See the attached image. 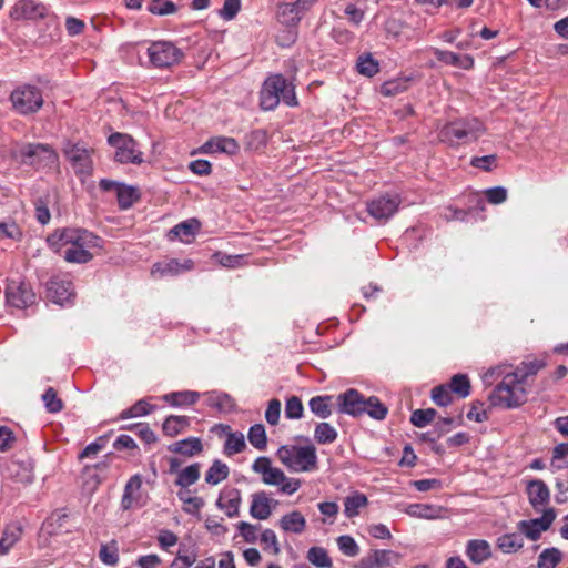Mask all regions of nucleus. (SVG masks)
<instances>
[{
  "instance_id": "c9c22d12",
  "label": "nucleus",
  "mask_w": 568,
  "mask_h": 568,
  "mask_svg": "<svg viewBox=\"0 0 568 568\" xmlns=\"http://www.w3.org/2000/svg\"><path fill=\"white\" fill-rule=\"evenodd\" d=\"M524 546V540L518 534H505L497 539V547L505 554H513L520 550Z\"/></svg>"
},
{
  "instance_id": "f8f14e48",
  "label": "nucleus",
  "mask_w": 568,
  "mask_h": 568,
  "mask_svg": "<svg viewBox=\"0 0 568 568\" xmlns=\"http://www.w3.org/2000/svg\"><path fill=\"white\" fill-rule=\"evenodd\" d=\"M6 298L10 306L26 308L36 302V294L27 283L12 280L7 285Z\"/></svg>"
},
{
  "instance_id": "ea45409f",
  "label": "nucleus",
  "mask_w": 568,
  "mask_h": 568,
  "mask_svg": "<svg viewBox=\"0 0 568 568\" xmlns=\"http://www.w3.org/2000/svg\"><path fill=\"white\" fill-rule=\"evenodd\" d=\"M364 413L368 414L372 418L383 420L387 415V407L375 396L365 398Z\"/></svg>"
},
{
  "instance_id": "680f3d73",
  "label": "nucleus",
  "mask_w": 568,
  "mask_h": 568,
  "mask_svg": "<svg viewBox=\"0 0 568 568\" xmlns=\"http://www.w3.org/2000/svg\"><path fill=\"white\" fill-rule=\"evenodd\" d=\"M432 399L436 405L445 407L453 400L452 392L447 385L436 386L432 390Z\"/></svg>"
},
{
  "instance_id": "6ab92c4d",
  "label": "nucleus",
  "mask_w": 568,
  "mask_h": 568,
  "mask_svg": "<svg viewBox=\"0 0 568 568\" xmlns=\"http://www.w3.org/2000/svg\"><path fill=\"white\" fill-rule=\"evenodd\" d=\"M239 150L240 145L236 140L227 136L212 138L201 146L202 153H225L233 155L236 154Z\"/></svg>"
},
{
  "instance_id": "1a4fd4ad",
  "label": "nucleus",
  "mask_w": 568,
  "mask_h": 568,
  "mask_svg": "<svg viewBox=\"0 0 568 568\" xmlns=\"http://www.w3.org/2000/svg\"><path fill=\"white\" fill-rule=\"evenodd\" d=\"M108 142L114 148V160L122 164L140 165L144 162L143 152L139 149L138 142L124 133H113L108 138Z\"/></svg>"
},
{
  "instance_id": "3c124183",
  "label": "nucleus",
  "mask_w": 568,
  "mask_h": 568,
  "mask_svg": "<svg viewBox=\"0 0 568 568\" xmlns=\"http://www.w3.org/2000/svg\"><path fill=\"white\" fill-rule=\"evenodd\" d=\"M148 10L156 16H166L176 12V6L170 0H152Z\"/></svg>"
},
{
  "instance_id": "09e8293b",
  "label": "nucleus",
  "mask_w": 568,
  "mask_h": 568,
  "mask_svg": "<svg viewBox=\"0 0 568 568\" xmlns=\"http://www.w3.org/2000/svg\"><path fill=\"white\" fill-rule=\"evenodd\" d=\"M435 416L436 410L433 408L416 409L410 415V423L416 427L423 428L433 422Z\"/></svg>"
},
{
  "instance_id": "8fccbe9b",
  "label": "nucleus",
  "mask_w": 568,
  "mask_h": 568,
  "mask_svg": "<svg viewBox=\"0 0 568 568\" xmlns=\"http://www.w3.org/2000/svg\"><path fill=\"white\" fill-rule=\"evenodd\" d=\"M356 68L361 74L366 77H373L379 70L378 62L371 54L359 57Z\"/></svg>"
},
{
  "instance_id": "5701e85b",
  "label": "nucleus",
  "mask_w": 568,
  "mask_h": 568,
  "mask_svg": "<svg viewBox=\"0 0 568 568\" xmlns=\"http://www.w3.org/2000/svg\"><path fill=\"white\" fill-rule=\"evenodd\" d=\"M529 503L536 510L548 504L550 493L547 485L542 480H532L527 486Z\"/></svg>"
},
{
  "instance_id": "052dcab7",
  "label": "nucleus",
  "mask_w": 568,
  "mask_h": 568,
  "mask_svg": "<svg viewBox=\"0 0 568 568\" xmlns=\"http://www.w3.org/2000/svg\"><path fill=\"white\" fill-rule=\"evenodd\" d=\"M337 546L339 550L348 557H355L359 554L358 545L356 544L355 539L348 535L338 537Z\"/></svg>"
},
{
  "instance_id": "6e6d98bb",
  "label": "nucleus",
  "mask_w": 568,
  "mask_h": 568,
  "mask_svg": "<svg viewBox=\"0 0 568 568\" xmlns=\"http://www.w3.org/2000/svg\"><path fill=\"white\" fill-rule=\"evenodd\" d=\"M260 542L265 551H270L274 555L280 552L277 537L272 529H265L261 532Z\"/></svg>"
},
{
  "instance_id": "e433bc0d",
  "label": "nucleus",
  "mask_w": 568,
  "mask_h": 568,
  "mask_svg": "<svg viewBox=\"0 0 568 568\" xmlns=\"http://www.w3.org/2000/svg\"><path fill=\"white\" fill-rule=\"evenodd\" d=\"M368 500L364 494L356 493L344 499V514L347 518H353L359 514V509L367 505Z\"/></svg>"
},
{
  "instance_id": "4d7b16f0",
  "label": "nucleus",
  "mask_w": 568,
  "mask_h": 568,
  "mask_svg": "<svg viewBox=\"0 0 568 568\" xmlns=\"http://www.w3.org/2000/svg\"><path fill=\"white\" fill-rule=\"evenodd\" d=\"M153 406L145 400H138L132 407L121 413V418L126 419L131 417H139L148 415L152 412Z\"/></svg>"
},
{
  "instance_id": "0eeeda50",
  "label": "nucleus",
  "mask_w": 568,
  "mask_h": 568,
  "mask_svg": "<svg viewBox=\"0 0 568 568\" xmlns=\"http://www.w3.org/2000/svg\"><path fill=\"white\" fill-rule=\"evenodd\" d=\"M252 470L261 475L265 485L277 486L280 491L286 495L294 494L302 485L300 479L287 477L282 469L273 467L272 460L266 456L257 457L252 465Z\"/></svg>"
},
{
  "instance_id": "5fc2aeb1",
  "label": "nucleus",
  "mask_w": 568,
  "mask_h": 568,
  "mask_svg": "<svg viewBox=\"0 0 568 568\" xmlns=\"http://www.w3.org/2000/svg\"><path fill=\"white\" fill-rule=\"evenodd\" d=\"M304 407L297 396H291L285 403V416L288 419H300L303 416Z\"/></svg>"
},
{
  "instance_id": "69168bd1",
  "label": "nucleus",
  "mask_w": 568,
  "mask_h": 568,
  "mask_svg": "<svg viewBox=\"0 0 568 568\" xmlns=\"http://www.w3.org/2000/svg\"><path fill=\"white\" fill-rule=\"evenodd\" d=\"M160 273L161 275H176L181 273V265L178 260H170L165 264L156 263L152 267V274Z\"/></svg>"
},
{
  "instance_id": "4be33fe9",
  "label": "nucleus",
  "mask_w": 568,
  "mask_h": 568,
  "mask_svg": "<svg viewBox=\"0 0 568 568\" xmlns=\"http://www.w3.org/2000/svg\"><path fill=\"white\" fill-rule=\"evenodd\" d=\"M446 511L447 509L442 506L429 504H410L405 509L407 515L423 519L444 518Z\"/></svg>"
},
{
  "instance_id": "a18cd8bd",
  "label": "nucleus",
  "mask_w": 568,
  "mask_h": 568,
  "mask_svg": "<svg viewBox=\"0 0 568 568\" xmlns=\"http://www.w3.org/2000/svg\"><path fill=\"white\" fill-rule=\"evenodd\" d=\"M118 202L121 209L126 210L139 199L136 189L121 184L116 191Z\"/></svg>"
},
{
  "instance_id": "e2e57ef3",
  "label": "nucleus",
  "mask_w": 568,
  "mask_h": 568,
  "mask_svg": "<svg viewBox=\"0 0 568 568\" xmlns=\"http://www.w3.org/2000/svg\"><path fill=\"white\" fill-rule=\"evenodd\" d=\"M470 164L474 168L480 169L485 172H490L494 168L497 166V155L489 154L484 156H474L470 161Z\"/></svg>"
},
{
  "instance_id": "4c0bfd02",
  "label": "nucleus",
  "mask_w": 568,
  "mask_h": 568,
  "mask_svg": "<svg viewBox=\"0 0 568 568\" xmlns=\"http://www.w3.org/2000/svg\"><path fill=\"white\" fill-rule=\"evenodd\" d=\"M200 478V464L195 463L182 469L178 474L175 484L180 487L186 488L195 484Z\"/></svg>"
},
{
  "instance_id": "a878e982",
  "label": "nucleus",
  "mask_w": 568,
  "mask_h": 568,
  "mask_svg": "<svg viewBox=\"0 0 568 568\" xmlns=\"http://www.w3.org/2000/svg\"><path fill=\"white\" fill-rule=\"evenodd\" d=\"M201 223L196 219H189L175 225L170 231V236L174 235L184 243H190L194 235L200 231Z\"/></svg>"
},
{
  "instance_id": "20e7f679",
  "label": "nucleus",
  "mask_w": 568,
  "mask_h": 568,
  "mask_svg": "<svg viewBox=\"0 0 568 568\" xmlns=\"http://www.w3.org/2000/svg\"><path fill=\"white\" fill-rule=\"evenodd\" d=\"M276 456L288 470L294 473H307L317 468L316 447L312 444L283 445L277 449Z\"/></svg>"
},
{
  "instance_id": "6e6552de",
  "label": "nucleus",
  "mask_w": 568,
  "mask_h": 568,
  "mask_svg": "<svg viewBox=\"0 0 568 568\" xmlns=\"http://www.w3.org/2000/svg\"><path fill=\"white\" fill-rule=\"evenodd\" d=\"M13 110L21 115H29L38 112L43 105L42 92L34 85H20L10 94Z\"/></svg>"
},
{
  "instance_id": "7c9ffc66",
  "label": "nucleus",
  "mask_w": 568,
  "mask_h": 568,
  "mask_svg": "<svg viewBox=\"0 0 568 568\" xmlns=\"http://www.w3.org/2000/svg\"><path fill=\"white\" fill-rule=\"evenodd\" d=\"M22 527L18 524L7 526L0 538V556L6 555L13 545L21 538Z\"/></svg>"
},
{
  "instance_id": "0e129e2a",
  "label": "nucleus",
  "mask_w": 568,
  "mask_h": 568,
  "mask_svg": "<svg viewBox=\"0 0 568 568\" xmlns=\"http://www.w3.org/2000/svg\"><path fill=\"white\" fill-rule=\"evenodd\" d=\"M99 557L101 561L104 562L105 565H115L119 560V554L115 544L113 542L110 545L101 546Z\"/></svg>"
},
{
  "instance_id": "603ef678",
  "label": "nucleus",
  "mask_w": 568,
  "mask_h": 568,
  "mask_svg": "<svg viewBox=\"0 0 568 568\" xmlns=\"http://www.w3.org/2000/svg\"><path fill=\"white\" fill-rule=\"evenodd\" d=\"M180 500L184 503L183 510L187 514L195 515L204 506V500L200 497H192L189 491H180L178 494Z\"/></svg>"
},
{
  "instance_id": "f257e3e1",
  "label": "nucleus",
  "mask_w": 568,
  "mask_h": 568,
  "mask_svg": "<svg viewBox=\"0 0 568 568\" xmlns=\"http://www.w3.org/2000/svg\"><path fill=\"white\" fill-rule=\"evenodd\" d=\"M100 237L87 230H58L48 237L49 245L69 263H87L93 258L90 252L100 246Z\"/></svg>"
},
{
  "instance_id": "9d476101",
  "label": "nucleus",
  "mask_w": 568,
  "mask_h": 568,
  "mask_svg": "<svg viewBox=\"0 0 568 568\" xmlns=\"http://www.w3.org/2000/svg\"><path fill=\"white\" fill-rule=\"evenodd\" d=\"M148 55L155 68H169L179 63L183 54L173 43L159 41L149 47Z\"/></svg>"
},
{
  "instance_id": "f03ea898",
  "label": "nucleus",
  "mask_w": 568,
  "mask_h": 568,
  "mask_svg": "<svg viewBox=\"0 0 568 568\" xmlns=\"http://www.w3.org/2000/svg\"><path fill=\"white\" fill-rule=\"evenodd\" d=\"M281 100L288 106L297 105L294 87L282 74L270 75L262 85L260 105L265 111H272Z\"/></svg>"
},
{
  "instance_id": "58836bf2",
  "label": "nucleus",
  "mask_w": 568,
  "mask_h": 568,
  "mask_svg": "<svg viewBox=\"0 0 568 568\" xmlns=\"http://www.w3.org/2000/svg\"><path fill=\"white\" fill-rule=\"evenodd\" d=\"M544 366L545 363L538 359L523 362L519 366L516 367V369L511 371V373L516 374L520 382L525 384L529 376L537 374Z\"/></svg>"
},
{
  "instance_id": "72a5a7b5",
  "label": "nucleus",
  "mask_w": 568,
  "mask_h": 568,
  "mask_svg": "<svg viewBox=\"0 0 568 568\" xmlns=\"http://www.w3.org/2000/svg\"><path fill=\"white\" fill-rule=\"evenodd\" d=\"M337 430L331 424L321 422L315 426L314 439L317 444L327 445L337 439Z\"/></svg>"
},
{
  "instance_id": "bb28decb",
  "label": "nucleus",
  "mask_w": 568,
  "mask_h": 568,
  "mask_svg": "<svg viewBox=\"0 0 568 568\" xmlns=\"http://www.w3.org/2000/svg\"><path fill=\"white\" fill-rule=\"evenodd\" d=\"M203 445L200 438L189 437L169 446V450L183 456L192 457L202 452Z\"/></svg>"
},
{
  "instance_id": "b1692460",
  "label": "nucleus",
  "mask_w": 568,
  "mask_h": 568,
  "mask_svg": "<svg viewBox=\"0 0 568 568\" xmlns=\"http://www.w3.org/2000/svg\"><path fill=\"white\" fill-rule=\"evenodd\" d=\"M304 14L296 8L294 2H282L277 4L276 18L280 23L287 27H296Z\"/></svg>"
},
{
  "instance_id": "39448f33",
  "label": "nucleus",
  "mask_w": 568,
  "mask_h": 568,
  "mask_svg": "<svg viewBox=\"0 0 568 568\" xmlns=\"http://www.w3.org/2000/svg\"><path fill=\"white\" fill-rule=\"evenodd\" d=\"M484 132L485 126L478 119H458L444 125L438 136L442 142L457 146L478 140Z\"/></svg>"
},
{
  "instance_id": "338daca9",
  "label": "nucleus",
  "mask_w": 568,
  "mask_h": 568,
  "mask_svg": "<svg viewBox=\"0 0 568 568\" xmlns=\"http://www.w3.org/2000/svg\"><path fill=\"white\" fill-rule=\"evenodd\" d=\"M281 406V402L276 398H273L268 402V406L265 412V419L270 425L275 426L278 424Z\"/></svg>"
},
{
  "instance_id": "423d86ee",
  "label": "nucleus",
  "mask_w": 568,
  "mask_h": 568,
  "mask_svg": "<svg viewBox=\"0 0 568 568\" xmlns=\"http://www.w3.org/2000/svg\"><path fill=\"white\" fill-rule=\"evenodd\" d=\"M12 158L22 165L33 166L37 170L51 169L58 164V154L43 143H23L12 150Z\"/></svg>"
},
{
  "instance_id": "393cba45",
  "label": "nucleus",
  "mask_w": 568,
  "mask_h": 568,
  "mask_svg": "<svg viewBox=\"0 0 568 568\" xmlns=\"http://www.w3.org/2000/svg\"><path fill=\"white\" fill-rule=\"evenodd\" d=\"M278 526L285 532L300 535L306 528V519L300 511L294 510L282 516Z\"/></svg>"
},
{
  "instance_id": "f704fd0d",
  "label": "nucleus",
  "mask_w": 568,
  "mask_h": 568,
  "mask_svg": "<svg viewBox=\"0 0 568 568\" xmlns=\"http://www.w3.org/2000/svg\"><path fill=\"white\" fill-rule=\"evenodd\" d=\"M230 469L227 465L219 459L214 460L205 474V481L210 485H217L227 478Z\"/></svg>"
},
{
  "instance_id": "c756f323",
  "label": "nucleus",
  "mask_w": 568,
  "mask_h": 568,
  "mask_svg": "<svg viewBox=\"0 0 568 568\" xmlns=\"http://www.w3.org/2000/svg\"><path fill=\"white\" fill-rule=\"evenodd\" d=\"M190 426V418L187 416H169L162 426L163 433L169 437H174L181 434Z\"/></svg>"
},
{
  "instance_id": "a211bd4d",
  "label": "nucleus",
  "mask_w": 568,
  "mask_h": 568,
  "mask_svg": "<svg viewBox=\"0 0 568 568\" xmlns=\"http://www.w3.org/2000/svg\"><path fill=\"white\" fill-rule=\"evenodd\" d=\"M242 503L241 491L237 488H229L221 491L216 506L223 510L230 518L239 515V509Z\"/></svg>"
},
{
  "instance_id": "2f4dec72",
  "label": "nucleus",
  "mask_w": 568,
  "mask_h": 568,
  "mask_svg": "<svg viewBox=\"0 0 568 568\" xmlns=\"http://www.w3.org/2000/svg\"><path fill=\"white\" fill-rule=\"evenodd\" d=\"M200 398V393L193 390L173 392L163 396L171 406L193 405Z\"/></svg>"
},
{
  "instance_id": "79ce46f5",
  "label": "nucleus",
  "mask_w": 568,
  "mask_h": 568,
  "mask_svg": "<svg viewBox=\"0 0 568 568\" xmlns=\"http://www.w3.org/2000/svg\"><path fill=\"white\" fill-rule=\"evenodd\" d=\"M247 438L250 444L258 450H265L267 446V436L265 427L262 424L251 426Z\"/></svg>"
},
{
  "instance_id": "c03bdc74",
  "label": "nucleus",
  "mask_w": 568,
  "mask_h": 568,
  "mask_svg": "<svg viewBox=\"0 0 568 568\" xmlns=\"http://www.w3.org/2000/svg\"><path fill=\"white\" fill-rule=\"evenodd\" d=\"M246 447L245 438L242 433H232L227 434L225 444H224V453L227 456H232L239 454L244 450Z\"/></svg>"
},
{
  "instance_id": "864d4df0",
  "label": "nucleus",
  "mask_w": 568,
  "mask_h": 568,
  "mask_svg": "<svg viewBox=\"0 0 568 568\" xmlns=\"http://www.w3.org/2000/svg\"><path fill=\"white\" fill-rule=\"evenodd\" d=\"M237 530L241 537L246 541L254 544L258 538V532L261 529L260 525H253L246 521H240L237 525Z\"/></svg>"
},
{
  "instance_id": "bf43d9fd",
  "label": "nucleus",
  "mask_w": 568,
  "mask_h": 568,
  "mask_svg": "<svg viewBox=\"0 0 568 568\" xmlns=\"http://www.w3.org/2000/svg\"><path fill=\"white\" fill-rule=\"evenodd\" d=\"M108 468V463L102 462L93 466H85L83 474L88 478L87 485H90L89 480H92L91 489H95L97 486L101 483L102 477L98 475V470H105Z\"/></svg>"
},
{
  "instance_id": "dca6fc26",
  "label": "nucleus",
  "mask_w": 568,
  "mask_h": 568,
  "mask_svg": "<svg viewBox=\"0 0 568 568\" xmlns=\"http://www.w3.org/2000/svg\"><path fill=\"white\" fill-rule=\"evenodd\" d=\"M278 501L268 497L264 490L254 493L252 495V501L250 506V515L258 520H266L273 509L277 506Z\"/></svg>"
},
{
  "instance_id": "a19ab883",
  "label": "nucleus",
  "mask_w": 568,
  "mask_h": 568,
  "mask_svg": "<svg viewBox=\"0 0 568 568\" xmlns=\"http://www.w3.org/2000/svg\"><path fill=\"white\" fill-rule=\"evenodd\" d=\"M307 560L318 568H332L333 562L326 549L322 547H312L307 551Z\"/></svg>"
},
{
  "instance_id": "aec40b11",
  "label": "nucleus",
  "mask_w": 568,
  "mask_h": 568,
  "mask_svg": "<svg viewBox=\"0 0 568 568\" xmlns=\"http://www.w3.org/2000/svg\"><path fill=\"white\" fill-rule=\"evenodd\" d=\"M48 296L55 304L63 305L73 296V285L67 280L52 278L48 284Z\"/></svg>"
},
{
  "instance_id": "de8ad7c7",
  "label": "nucleus",
  "mask_w": 568,
  "mask_h": 568,
  "mask_svg": "<svg viewBox=\"0 0 568 568\" xmlns=\"http://www.w3.org/2000/svg\"><path fill=\"white\" fill-rule=\"evenodd\" d=\"M511 366L508 364H499L488 368L483 375L481 379L486 386H491L499 377L505 379V375L511 374L509 371Z\"/></svg>"
},
{
  "instance_id": "9b49d317",
  "label": "nucleus",
  "mask_w": 568,
  "mask_h": 568,
  "mask_svg": "<svg viewBox=\"0 0 568 568\" xmlns=\"http://www.w3.org/2000/svg\"><path fill=\"white\" fill-rule=\"evenodd\" d=\"M399 205V195L386 193L367 202V212L377 222L385 223L397 212Z\"/></svg>"
},
{
  "instance_id": "412c9836",
  "label": "nucleus",
  "mask_w": 568,
  "mask_h": 568,
  "mask_svg": "<svg viewBox=\"0 0 568 568\" xmlns=\"http://www.w3.org/2000/svg\"><path fill=\"white\" fill-rule=\"evenodd\" d=\"M465 554L475 565H481L491 557V547L483 539H471L466 544Z\"/></svg>"
},
{
  "instance_id": "2eb2a0df",
  "label": "nucleus",
  "mask_w": 568,
  "mask_h": 568,
  "mask_svg": "<svg viewBox=\"0 0 568 568\" xmlns=\"http://www.w3.org/2000/svg\"><path fill=\"white\" fill-rule=\"evenodd\" d=\"M365 397L356 389H348L337 396L338 409L341 413L351 416H361L364 414Z\"/></svg>"
},
{
  "instance_id": "473e14b6",
  "label": "nucleus",
  "mask_w": 568,
  "mask_h": 568,
  "mask_svg": "<svg viewBox=\"0 0 568 568\" xmlns=\"http://www.w3.org/2000/svg\"><path fill=\"white\" fill-rule=\"evenodd\" d=\"M311 412L322 419L332 415V396H315L308 402Z\"/></svg>"
},
{
  "instance_id": "c85d7f7f",
  "label": "nucleus",
  "mask_w": 568,
  "mask_h": 568,
  "mask_svg": "<svg viewBox=\"0 0 568 568\" xmlns=\"http://www.w3.org/2000/svg\"><path fill=\"white\" fill-rule=\"evenodd\" d=\"M2 474L17 483L28 484L32 481L30 470L19 462H10L6 464L2 469Z\"/></svg>"
},
{
  "instance_id": "cd10ccee",
  "label": "nucleus",
  "mask_w": 568,
  "mask_h": 568,
  "mask_svg": "<svg viewBox=\"0 0 568 568\" xmlns=\"http://www.w3.org/2000/svg\"><path fill=\"white\" fill-rule=\"evenodd\" d=\"M373 562L365 564L362 561L363 568H386L394 564H398L400 555L393 550H375L372 555Z\"/></svg>"
},
{
  "instance_id": "774afa93",
  "label": "nucleus",
  "mask_w": 568,
  "mask_h": 568,
  "mask_svg": "<svg viewBox=\"0 0 568 568\" xmlns=\"http://www.w3.org/2000/svg\"><path fill=\"white\" fill-rule=\"evenodd\" d=\"M241 9V0H225L223 8L220 10V17L224 20H232L235 18Z\"/></svg>"
},
{
  "instance_id": "ddd939ff",
  "label": "nucleus",
  "mask_w": 568,
  "mask_h": 568,
  "mask_svg": "<svg viewBox=\"0 0 568 568\" xmlns=\"http://www.w3.org/2000/svg\"><path fill=\"white\" fill-rule=\"evenodd\" d=\"M555 518V510L552 508H547L544 510L542 516L540 518L519 521L518 529L528 539L536 541L540 538L542 531H546L550 528Z\"/></svg>"
},
{
  "instance_id": "37998d69",
  "label": "nucleus",
  "mask_w": 568,
  "mask_h": 568,
  "mask_svg": "<svg viewBox=\"0 0 568 568\" xmlns=\"http://www.w3.org/2000/svg\"><path fill=\"white\" fill-rule=\"evenodd\" d=\"M447 386L452 393H455L462 398L467 397L470 393V382L465 374L454 375Z\"/></svg>"
},
{
  "instance_id": "4468645a",
  "label": "nucleus",
  "mask_w": 568,
  "mask_h": 568,
  "mask_svg": "<svg viewBox=\"0 0 568 568\" xmlns=\"http://www.w3.org/2000/svg\"><path fill=\"white\" fill-rule=\"evenodd\" d=\"M47 14V6L36 0H18L9 12L12 20H38Z\"/></svg>"
},
{
  "instance_id": "f3484780",
  "label": "nucleus",
  "mask_w": 568,
  "mask_h": 568,
  "mask_svg": "<svg viewBox=\"0 0 568 568\" xmlns=\"http://www.w3.org/2000/svg\"><path fill=\"white\" fill-rule=\"evenodd\" d=\"M64 154L77 173H90L92 168V160L89 150L79 144H72L64 149Z\"/></svg>"
},
{
  "instance_id": "7ed1b4c3",
  "label": "nucleus",
  "mask_w": 568,
  "mask_h": 568,
  "mask_svg": "<svg viewBox=\"0 0 568 568\" xmlns=\"http://www.w3.org/2000/svg\"><path fill=\"white\" fill-rule=\"evenodd\" d=\"M488 400L493 407L513 409L526 403L527 392L519 377L511 373L497 384L488 395Z\"/></svg>"
},
{
  "instance_id": "49530a36",
  "label": "nucleus",
  "mask_w": 568,
  "mask_h": 568,
  "mask_svg": "<svg viewBox=\"0 0 568 568\" xmlns=\"http://www.w3.org/2000/svg\"><path fill=\"white\" fill-rule=\"evenodd\" d=\"M561 551L557 548L545 549L538 557V568H555L561 560Z\"/></svg>"
},
{
  "instance_id": "13d9d810",
  "label": "nucleus",
  "mask_w": 568,
  "mask_h": 568,
  "mask_svg": "<svg viewBox=\"0 0 568 568\" xmlns=\"http://www.w3.org/2000/svg\"><path fill=\"white\" fill-rule=\"evenodd\" d=\"M45 408L50 413H59L63 408L62 400L58 397L57 392L49 387L42 395Z\"/></svg>"
}]
</instances>
